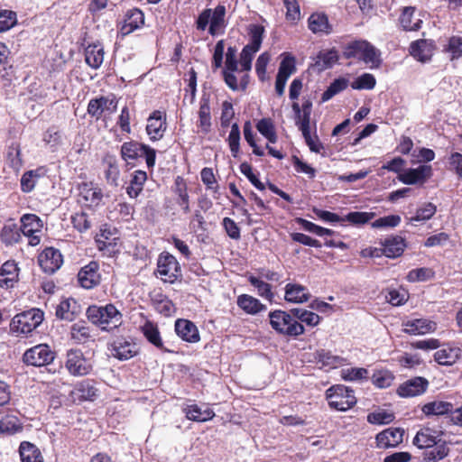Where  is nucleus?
<instances>
[{
	"label": "nucleus",
	"instance_id": "nucleus-1",
	"mask_svg": "<svg viewBox=\"0 0 462 462\" xmlns=\"http://www.w3.org/2000/svg\"><path fill=\"white\" fill-rule=\"evenodd\" d=\"M88 320L102 330L110 331L122 324V314L113 305L90 306L87 310Z\"/></svg>",
	"mask_w": 462,
	"mask_h": 462
},
{
	"label": "nucleus",
	"instance_id": "nucleus-2",
	"mask_svg": "<svg viewBox=\"0 0 462 462\" xmlns=\"http://www.w3.org/2000/svg\"><path fill=\"white\" fill-rule=\"evenodd\" d=\"M269 318L272 328L281 335L295 337L304 333L303 325L286 311H271Z\"/></svg>",
	"mask_w": 462,
	"mask_h": 462
},
{
	"label": "nucleus",
	"instance_id": "nucleus-3",
	"mask_svg": "<svg viewBox=\"0 0 462 462\" xmlns=\"http://www.w3.org/2000/svg\"><path fill=\"white\" fill-rule=\"evenodd\" d=\"M346 58L358 57L370 68H377L381 63L380 51L366 41H356L350 43L346 51Z\"/></svg>",
	"mask_w": 462,
	"mask_h": 462
},
{
	"label": "nucleus",
	"instance_id": "nucleus-4",
	"mask_svg": "<svg viewBox=\"0 0 462 462\" xmlns=\"http://www.w3.org/2000/svg\"><path fill=\"white\" fill-rule=\"evenodd\" d=\"M43 312L39 309H32L14 317L11 329L17 334H29L41 325Z\"/></svg>",
	"mask_w": 462,
	"mask_h": 462
},
{
	"label": "nucleus",
	"instance_id": "nucleus-5",
	"mask_svg": "<svg viewBox=\"0 0 462 462\" xmlns=\"http://www.w3.org/2000/svg\"><path fill=\"white\" fill-rule=\"evenodd\" d=\"M328 405L340 411H346L356 403V398L349 388L344 385H336L327 391Z\"/></svg>",
	"mask_w": 462,
	"mask_h": 462
},
{
	"label": "nucleus",
	"instance_id": "nucleus-6",
	"mask_svg": "<svg viewBox=\"0 0 462 462\" xmlns=\"http://www.w3.org/2000/svg\"><path fill=\"white\" fill-rule=\"evenodd\" d=\"M65 367L73 376H84L92 371L93 365L81 350L69 349L66 354Z\"/></svg>",
	"mask_w": 462,
	"mask_h": 462
},
{
	"label": "nucleus",
	"instance_id": "nucleus-7",
	"mask_svg": "<svg viewBox=\"0 0 462 462\" xmlns=\"http://www.w3.org/2000/svg\"><path fill=\"white\" fill-rule=\"evenodd\" d=\"M55 358V353L46 344H39L27 349L23 356V361L32 366L47 365Z\"/></svg>",
	"mask_w": 462,
	"mask_h": 462
},
{
	"label": "nucleus",
	"instance_id": "nucleus-8",
	"mask_svg": "<svg viewBox=\"0 0 462 462\" xmlns=\"http://www.w3.org/2000/svg\"><path fill=\"white\" fill-rule=\"evenodd\" d=\"M21 223V233L28 237V244L32 246L38 245L43 227L42 219L34 214H25L22 217Z\"/></svg>",
	"mask_w": 462,
	"mask_h": 462
},
{
	"label": "nucleus",
	"instance_id": "nucleus-9",
	"mask_svg": "<svg viewBox=\"0 0 462 462\" xmlns=\"http://www.w3.org/2000/svg\"><path fill=\"white\" fill-rule=\"evenodd\" d=\"M157 272L163 282L172 283L180 275V268L173 255L161 254L158 259Z\"/></svg>",
	"mask_w": 462,
	"mask_h": 462
},
{
	"label": "nucleus",
	"instance_id": "nucleus-10",
	"mask_svg": "<svg viewBox=\"0 0 462 462\" xmlns=\"http://www.w3.org/2000/svg\"><path fill=\"white\" fill-rule=\"evenodd\" d=\"M117 109V101L109 97L92 98L88 105V113L98 120L104 114L112 115Z\"/></svg>",
	"mask_w": 462,
	"mask_h": 462
},
{
	"label": "nucleus",
	"instance_id": "nucleus-11",
	"mask_svg": "<svg viewBox=\"0 0 462 462\" xmlns=\"http://www.w3.org/2000/svg\"><path fill=\"white\" fill-rule=\"evenodd\" d=\"M429 386V381L424 377H414L405 381L397 389V393L403 398H411L423 394Z\"/></svg>",
	"mask_w": 462,
	"mask_h": 462
},
{
	"label": "nucleus",
	"instance_id": "nucleus-12",
	"mask_svg": "<svg viewBox=\"0 0 462 462\" xmlns=\"http://www.w3.org/2000/svg\"><path fill=\"white\" fill-rule=\"evenodd\" d=\"M60 252L52 247L44 249L38 256V263L41 268L47 273H53L62 264Z\"/></svg>",
	"mask_w": 462,
	"mask_h": 462
},
{
	"label": "nucleus",
	"instance_id": "nucleus-13",
	"mask_svg": "<svg viewBox=\"0 0 462 462\" xmlns=\"http://www.w3.org/2000/svg\"><path fill=\"white\" fill-rule=\"evenodd\" d=\"M79 202L85 207H96L100 204L103 194L92 182H84L79 186Z\"/></svg>",
	"mask_w": 462,
	"mask_h": 462
},
{
	"label": "nucleus",
	"instance_id": "nucleus-14",
	"mask_svg": "<svg viewBox=\"0 0 462 462\" xmlns=\"http://www.w3.org/2000/svg\"><path fill=\"white\" fill-rule=\"evenodd\" d=\"M166 127L165 116L159 110L152 112L147 119L146 133L152 141L162 139Z\"/></svg>",
	"mask_w": 462,
	"mask_h": 462
},
{
	"label": "nucleus",
	"instance_id": "nucleus-15",
	"mask_svg": "<svg viewBox=\"0 0 462 462\" xmlns=\"http://www.w3.org/2000/svg\"><path fill=\"white\" fill-rule=\"evenodd\" d=\"M404 430L401 428H388L376 435L379 448H396L403 440Z\"/></svg>",
	"mask_w": 462,
	"mask_h": 462
},
{
	"label": "nucleus",
	"instance_id": "nucleus-16",
	"mask_svg": "<svg viewBox=\"0 0 462 462\" xmlns=\"http://www.w3.org/2000/svg\"><path fill=\"white\" fill-rule=\"evenodd\" d=\"M99 265L97 262H90L80 269L78 273L79 284L85 289H92L100 282Z\"/></svg>",
	"mask_w": 462,
	"mask_h": 462
},
{
	"label": "nucleus",
	"instance_id": "nucleus-17",
	"mask_svg": "<svg viewBox=\"0 0 462 462\" xmlns=\"http://www.w3.org/2000/svg\"><path fill=\"white\" fill-rule=\"evenodd\" d=\"M432 175L430 165H420L415 169H409L399 175V180L407 185L423 183Z\"/></svg>",
	"mask_w": 462,
	"mask_h": 462
},
{
	"label": "nucleus",
	"instance_id": "nucleus-18",
	"mask_svg": "<svg viewBox=\"0 0 462 462\" xmlns=\"http://www.w3.org/2000/svg\"><path fill=\"white\" fill-rule=\"evenodd\" d=\"M175 331L182 340L189 343H197L200 340L197 326L188 319H177L175 322Z\"/></svg>",
	"mask_w": 462,
	"mask_h": 462
},
{
	"label": "nucleus",
	"instance_id": "nucleus-19",
	"mask_svg": "<svg viewBox=\"0 0 462 462\" xmlns=\"http://www.w3.org/2000/svg\"><path fill=\"white\" fill-rule=\"evenodd\" d=\"M136 354V345L132 341L117 338L112 344V355L119 360H128Z\"/></svg>",
	"mask_w": 462,
	"mask_h": 462
},
{
	"label": "nucleus",
	"instance_id": "nucleus-20",
	"mask_svg": "<svg viewBox=\"0 0 462 462\" xmlns=\"http://www.w3.org/2000/svg\"><path fill=\"white\" fill-rule=\"evenodd\" d=\"M80 312L81 308L74 299H66L56 308V317L67 321L74 320Z\"/></svg>",
	"mask_w": 462,
	"mask_h": 462
},
{
	"label": "nucleus",
	"instance_id": "nucleus-21",
	"mask_svg": "<svg viewBox=\"0 0 462 462\" xmlns=\"http://www.w3.org/2000/svg\"><path fill=\"white\" fill-rule=\"evenodd\" d=\"M19 268L14 261L5 262L0 268V287L13 288L18 282Z\"/></svg>",
	"mask_w": 462,
	"mask_h": 462
},
{
	"label": "nucleus",
	"instance_id": "nucleus-22",
	"mask_svg": "<svg viewBox=\"0 0 462 462\" xmlns=\"http://www.w3.org/2000/svg\"><path fill=\"white\" fill-rule=\"evenodd\" d=\"M96 395L97 389L89 380H83L78 383L69 393L72 402L92 400Z\"/></svg>",
	"mask_w": 462,
	"mask_h": 462
},
{
	"label": "nucleus",
	"instance_id": "nucleus-23",
	"mask_svg": "<svg viewBox=\"0 0 462 462\" xmlns=\"http://www.w3.org/2000/svg\"><path fill=\"white\" fill-rule=\"evenodd\" d=\"M383 254L389 258H395L402 254L406 243L400 236H393L382 242Z\"/></svg>",
	"mask_w": 462,
	"mask_h": 462
},
{
	"label": "nucleus",
	"instance_id": "nucleus-24",
	"mask_svg": "<svg viewBox=\"0 0 462 462\" xmlns=\"http://www.w3.org/2000/svg\"><path fill=\"white\" fill-rule=\"evenodd\" d=\"M403 325L404 332L411 335H423L436 329V323L426 319L408 320Z\"/></svg>",
	"mask_w": 462,
	"mask_h": 462
},
{
	"label": "nucleus",
	"instance_id": "nucleus-25",
	"mask_svg": "<svg viewBox=\"0 0 462 462\" xmlns=\"http://www.w3.org/2000/svg\"><path fill=\"white\" fill-rule=\"evenodd\" d=\"M310 294L308 289L300 284L288 283L285 287L284 299L291 303H303L309 300Z\"/></svg>",
	"mask_w": 462,
	"mask_h": 462
},
{
	"label": "nucleus",
	"instance_id": "nucleus-26",
	"mask_svg": "<svg viewBox=\"0 0 462 462\" xmlns=\"http://www.w3.org/2000/svg\"><path fill=\"white\" fill-rule=\"evenodd\" d=\"M400 23L405 31H417L420 28L422 20L416 15V9L411 6L404 7L400 18Z\"/></svg>",
	"mask_w": 462,
	"mask_h": 462
},
{
	"label": "nucleus",
	"instance_id": "nucleus-27",
	"mask_svg": "<svg viewBox=\"0 0 462 462\" xmlns=\"http://www.w3.org/2000/svg\"><path fill=\"white\" fill-rule=\"evenodd\" d=\"M143 23V13L139 9H132L126 14L124 24L121 28V33L123 35L130 34L134 30L140 28Z\"/></svg>",
	"mask_w": 462,
	"mask_h": 462
},
{
	"label": "nucleus",
	"instance_id": "nucleus-28",
	"mask_svg": "<svg viewBox=\"0 0 462 462\" xmlns=\"http://www.w3.org/2000/svg\"><path fill=\"white\" fill-rule=\"evenodd\" d=\"M314 360L322 367L336 368L343 365L346 362L345 358L334 356L331 352L325 349H319L314 354Z\"/></svg>",
	"mask_w": 462,
	"mask_h": 462
},
{
	"label": "nucleus",
	"instance_id": "nucleus-29",
	"mask_svg": "<svg viewBox=\"0 0 462 462\" xmlns=\"http://www.w3.org/2000/svg\"><path fill=\"white\" fill-rule=\"evenodd\" d=\"M183 412L185 413L188 420L197 422H205L212 420L215 417V412L213 410L209 408L202 410L197 404L187 405L185 408H183Z\"/></svg>",
	"mask_w": 462,
	"mask_h": 462
},
{
	"label": "nucleus",
	"instance_id": "nucleus-30",
	"mask_svg": "<svg viewBox=\"0 0 462 462\" xmlns=\"http://www.w3.org/2000/svg\"><path fill=\"white\" fill-rule=\"evenodd\" d=\"M46 175V170L39 167L24 172L21 178V189L25 193L31 192L36 186L40 179Z\"/></svg>",
	"mask_w": 462,
	"mask_h": 462
},
{
	"label": "nucleus",
	"instance_id": "nucleus-31",
	"mask_svg": "<svg viewBox=\"0 0 462 462\" xmlns=\"http://www.w3.org/2000/svg\"><path fill=\"white\" fill-rule=\"evenodd\" d=\"M141 330H142L143 336L145 337V338L151 344H152L154 346H156L157 348H159L164 352H169V350L166 349L163 346V341L162 339V337H161V334H160L157 325H155L150 321H146L141 327Z\"/></svg>",
	"mask_w": 462,
	"mask_h": 462
},
{
	"label": "nucleus",
	"instance_id": "nucleus-32",
	"mask_svg": "<svg viewBox=\"0 0 462 462\" xmlns=\"http://www.w3.org/2000/svg\"><path fill=\"white\" fill-rule=\"evenodd\" d=\"M104 48L101 44H90L85 50V60L93 69H98L104 61Z\"/></svg>",
	"mask_w": 462,
	"mask_h": 462
},
{
	"label": "nucleus",
	"instance_id": "nucleus-33",
	"mask_svg": "<svg viewBox=\"0 0 462 462\" xmlns=\"http://www.w3.org/2000/svg\"><path fill=\"white\" fill-rule=\"evenodd\" d=\"M22 462H43L40 449L33 444L23 441L19 447Z\"/></svg>",
	"mask_w": 462,
	"mask_h": 462
},
{
	"label": "nucleus",
	"instance_id": "nucleus-34",
	"mask_svg": "<svg viewBox=\"0 0 462 462\" xmlns=\"http://www.w3.org/2000/svg\"><path fill=\"white\" fill-rule=\"evenodd\" d=\"M309 28L314 33L328 34L332 32V26L324 14H312L309 18Z\"/></svg>",
	"mask_w": 462,
	"mask_h": 462
},
{
	"label": "nucleus",
	"instance_id": "nucleus-35",
	"mask_svg": "<svg viewBox=\"0 0 462 462\" xmlns=\"http://www.w3.org/2000/svg\"><path fill=\"white\" fill-rule=\"evenodd\" d=\"M410 52L421 62L430 60L432 56L431 45L425 40L413 42L411 44Z\"/></svg>",
	"mask_w": 462,
	"mask_h": 462
},
{
	"label": "nucleus",
	"instance_id": "nucleus-36",
	"mask_svg": "<svg viewBox=\"0 0 462 462\" xmlns=\"http://www.w3.org/2000/svg\"><path fill=\"white\" fill-rule=\"evenodd\" d=\"M226 7L217 5L213 11L211 10L210 24L208 32L211 35L218 34L225 27Z\"/></svg>",
	"mask_w": 462,
	"mask_h": 462
},
{
	"label": "nucleus",
	"instance_id": "nucleus-37",
	"mask_svg": "<svg viewBox=\"0 0 462 462\" xmlns=\"http://www.w3.org/2000/svg\"><path fill=\"white\" fill-rule=\"evenodd\" d=\"M421 411L427 416H439L449 412L451 413L453 411V404L444 401H433L424 404Z\"/></svg>",
	"mask_w": 462,
	"mask_h": 462
},
{
	"label": "nucleus",
	"instance_id": "nucleus-38",
	"mask_svg": "<svg viewBox=\"0 0 462 462\" xmlns=\"http://www.w3.org/2000/svg\"><path fill=\"white\" fill-rule=\"evenodd\" d=\"M459 348L447 346L438 350L434 354V359L441 365H452L459 358Z\"/></svg>",
	"mask_w": 462,
	"mask_h": 462
},
{
	"label": "nucleus",
	"instance_id": "nucleus-39",
	"mask_svg": "<svg viewBox=\"0 0 462 462\" xmlns=\"http://www.w3.org/2000/svg\"><path fill=\"white\" fill-rule=\"evenodd\" d=\"M237 305L248 314H256L265 310V306L256 298L247 294H242L237 298Z\"/></svg>",
	"mask_w": 462,
	"mask_h": 462
},
{
	"label": "nucleus",
	"instance_id": "nucleus-40",
	"mask_svg": "<svg viewBox=\"0 0 462 462\" xmlns=\"http://www.w3.org/2000/svg\"><path fill=\"white\" fill-rule=\"evenodd\" d=\"M23 430L22 423L17 416L5 414L0 419V433L13 435Z\"/></svg>",
	"mask_w": 462,
	"mask_h": 462
},
{
	"label": "nucleus",
	"instance_id": "nucleus-41",
	"mask_svg": "<svg viewBox=\"0 0 462 462\" xmlns=\"http://www.w3.org/2000/svg\"><path fill=\"white\" fill-rule=\"evenodd\" d=\"M147 180V174L143 171H135L130 180V185L126 188V193L130 198H137L142 192L143 185Z\"/></svg>",
	"mask_w": 462,
	"mask_h": 462
},
{
	"label": "nucleus",
	"instance_id": "nucleus-42",
	"mask_svg": "<svg viewBox=\"0 0 462 462\" xmlns=\"http://www.w3.org/2000/svg\"><path fill=\"white\" fill-rule=\"evenodd\" d=\"M143 149H145V144H140L134 141L124 143L121 146L122 159L126 162H130L142 156Z\"/></svg>",
	"mask_w": 462,
	"mask_h": 462
},
{
	"label": "nucleus",
	"instance_id": "nucleus-43",
	"mask_svg": "<svg viewBox=\"0 0 462 462\" xmlns=\"http://www.w3.org/2000/svg\"><path fill=\"white\" fill-rule=\"evenodd\" d=\"M21 234L20 227L14 223H10L4 226L0 236L3 243L12 245L20 242Z\"/></svg>",
	"mask_w": 462,
	"mask_h": 462
},
{
	"label": "nucleus",
	"instance_id": "nucleus-44",
	"mask_svg": "<svg viewBox=\"0 0 462 462\" xmlns=\"http://www.w3.org/2000/svg\"><path fill=\"white\" fill-rule=\"evenodd\" d=\"M436 439L434 432L430 429H423L416 434L413 444L419 448H431L437 445Z\"/></svg>",
	"mask_w": 462,
	"mask_h": 462
},
{
	"label": "nucleus",
	"instance_id": "nucleus-45",
	"mask_svg": "<svg viewBox=\"0 0 462 462\" xmlns=\"http://www.w3.org/2000/svg\"><path fill=\"white\" fill-rule=\"evenodd\" d=\"M199 116V126L201 128V131L205 134L208 133L211 128L210 106L208 99L204 97L201 99Z\"/></svg>",
	"mask_w": 462,
	"mask_h": 462
},
{
	"label": "nucleus",
	"instance_id": "nucleus-46",
	"mask_svg": "<svg viewBox=\"0 0 462 462\" xmlns=\"http://www.w3.org/2000/svg\"><path fill=\"white\" fill-rule=\"evenodd\" d=\"M338 60L337 51L335 50H328L320 51L317 56L316 66L320 70H324L332 67Z\"/></svg>",
	"mask_w": 462,
	"mask_h": 462
},
{
	"label": "nucleus",
	"instance_id": "nucleus-47",
	"mask_svg": "<svg viewBox=\"0 0 462 462\" xmlns=\"http://www.w3.org/2000/svg\"><path fill=\"white\" fill-rule=\"evenodd\" d=\"M263 32L264 29L262 25L251 24L249 26L250 43L245 47L253 49V51H258L263 42Z\"/></svg>",
	"mask_w": 462,
	"mask_h": 462
},
{
	"label": "nucleus",
	"instance_id": "nucleus-48",
	"mask_svg": "<svg viewBox=\"0 0 462 462\" xmlns=\"http://www.w3.org/2000/svg\"><path fill=\"white\" fill-rule=\"evenodd\" d=\"M257 130L263 134L270 143H276L277 135L275 133L274 125L271 119L263 118L256 125Z\"/></svg>",
	"mask_w": 462,
	"mask_h": 462
},
{
	"label": "nucleus",
	"instance_id": "nucleus-49",
	"mask_svg": "<svg viewBox=\"0 0 462 462\" xmlns=\"http://www.w3.org/2000/svg\"><path fill=\"white\" fill-rule=\"evenodd\" d=\"M374 212L353 211L343 217V222L348 221L353 225H364L374 219Z\"/></svg>",
	"mask_w": 462,
	"mask_h": 462
},
{
	"label": "nucleus",
	"instance_id": "nucleus-50",
	"mask_svg": "<svg viewBox=\"0 0 462 462\" xmlns=\"http://www.w3.org/2000/svg\"><path fill=\"white\" fill-rule=\"evenodd\" d=\"M227 142L233 157L236 158L240 152V129L236 123L231 126Z\"/></svg>",
	"mask_w": 462,
	"mask_h": 462
},
{
	"label": "nucleus",
	"instance_id": "nucleus-51",
	"mask_svg": "<svg viewBox=\"0 0 462 462\" xmlns=\"http://www.w3.org/2000/svg\"><path fill=\"white\" fill-rule=\"evenodd\" d=\"M71 337L77 343H84L90 337V329L84 322L75 323L71 327Z\"/></svg>",
	"mask_w": 462,
	"mask_h": 462
},
{
	"label": "nucleus",
	"instance_id": "nucleus-52",
	"mask_svg": "<svg viewBox=\"0 0 462 462\" xmlns=\"http://www.w3.org/2000/svg\"><path fill=\"white\" fill-rule=\"evenodd\" d=\"M248 281L254 288L257 289L258 294L261 297H263L269 300H272L273 299L274 295L272 291V287L269 283L254 276H250L248 278Z\"/></svg>",
	"mask_w": 462,
	"mask_h": 462
},
{
	"label": "nucleus",
	"instance_id": "nucleus-53",
	"mask_svg": "<svg viewBox=\"0 0 462 462\" xmlns=\"http://www.w3.org/2000/svg\"><path fill=\"white\" fill-rule=\"evenodd\" d=\"M106 162L107 169L105 172L106 179L110 185L116 187L118 185V178L120 175V171L116 164V160L115 157L111 156L107 158Z\"/></svg>",
	"mask_w": 462,
	"mask_h": 462
},
{
	"label": "nucleus",
	"instance_id": "nucleus-54",
	"mask_svg": "<svg viewBox=\"0 0 462 462\" xmlns=\"http://www.w3.org/2000/svg\"><path fill=\"white\" fill-rule=\"evenodd\" d=\"M436 206L430 202L425 203L422 207L417 209L416 215L410 218V222L414 221H426L430 219L436 213Z\"/></svg>",
	"mask_w": 462,
	"mask_h": 462
},
{
	"label": "nucleus",
	"instance_id": "nucleus-55",
	"mask_svg": "<svg viewBox=\"0 0 462 462\" xmlns=\"http://www.w3.org/2000/svg\"><path fill=\"white\" fill-rule=\"evenodd\" d=\"M375 84V78L370 73H365L351 83V88L353 89H373Z\"/></svg>",
	"mask_w": 462,
	"mask_h": 462
},
{
	"label": "nucleus",
	"instance_id": "nucleus-56",
	"mask_svg": "<svg viewBox=\"0 0 462 462\" xmlns=\"http://www.w3.org/2000/svg\"><path fill=\"white\" fill-rule=\"evenodd\" d=\"M347 87V81L345 79H335L322 94V101L326 102L332 98L337 93L343 91Z\"/></svg>",
	"mask_w": 462,
	"mask_h": 462
},
{
	"label": "nucleus",
	"instance_id": "nucleus-57",
	"mask_svg": "<svg viewBox=\"0 0 462 462\" xmlns=\"http://www.w3.org/2000/svg\"><path fill=\"white\" fill-rule=\"evenodd\" d=\"M17 23L16 13L11 10L0 11V32L14 27Z\"/></svg>",
	"mask_w": 462,
	"mask_h": 462
},
{
	"label": "nucleus",
	"instance_id": "nucleus-58",
	"mask_svg": "<svg viewBox=\"0 0 462 462\" xmlns=\"http://www.w3.org/2000/svg\"><path fill=\"white\" fill-rule=\"evenodd\" d=\"M444 50L450 53L451 60L460 58L462 56V38L459 36H453L449 38L448 43Z\"/></svg>",
	"mask_w": 462,
	"mask_h": 462
},
{
	"label": "nucleus",
	"instance_id": "nucleus-59",
	"mask_svg": "<svg viewBox=\"0 0 462 462\" xmlns=\"http://www.w3.org/2000/svg\"><path fill=\"white\" fill-rule=\"evenodd\" d=\"M401 223V217L398 215H389L374 220L371 226L373 228L395 227Z\"/></svg>",
	"mask_w": 462,
	"mask_h": 462
},
{
	"label": "nucleus",
	"instance_id": "nucleus-60",
	"mask_svg": "<svg viewBox=\"0 0 462 462\" xmlns=\"http://www.w3.org/2000/svg\"><path fill=\"white\" fill-rule=\"evenodd\" d=\"M394 420V415L386 411H375L368 414L367 420L372 424H388Z\"/></svg>",
	"mask_w": 462,
	"mask_h": 462
},
{
	"label": "nucleus",
	"instance_id": "nucleus-61",
	"mask_svg": "<svg viewBox=\"0 0 462 462\" xmlns=\"http://www.w3.org/2000/svg\"><path fill=\"white\" fill-rule=\"evenodd\" d=\"M295 70V60L293 57L284 58L279 67L278 77L288 79Z\"/></svg>",
	"mask_w": 462,
	"mask_h": 462
},
{
	"label": "nucleus",
	"instance_id": "nucleus-62",
	"mask_svg": "<svg viewBox=\"0 0 462 462\" xmlns=\"http://www.w3.org/2000/svg\"><path fill=\"white\" fill-rule=\"evenodd\" d=\"M385 300L393 306H401L408 300V294L404 291L391 290L385 295Z\"/></svg>",
	"mask_w": 462,
	"mask_h": 462
},
{
	"label": "nucleus",
	"instance_id": "nucleus-63",
	"mask_svg": "<svg viewBox=\"0 0 462 462\" xmlns=\"http://www.w3.org/2000/svg\"><path fill=\"white\" fill-rule=\"evenodd\" d=\"M433 276V272L429 268L413 269L409 272L407 279L409 282L426 281Z\"/></svg>",
	"mask_w": 462,
	"mask_h": 462
},
{
	"label": "nucleus",
	"instance_id": "nucleus-64",
	"mask_svg": "<svg viewBox=\"0 0 462 462\" xmlns=\"http://www.w3.org/2000/svg\"><path fill=\"white\" fill-rule=\"evenodd\" d=\"M283 5L286 8L287 20L296 21L300 19V11L297 0H283Z\"/></svg>",
	"mask_w": 462,
	"mask_h": 462
}]
</instances>
